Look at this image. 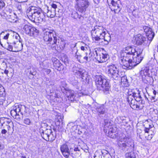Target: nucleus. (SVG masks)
I'll list each match as a JSON object with an SVG mask.
<instances>
[{"label":"nucleus","instance_id":"nucleus-1","mask_svg":"<svg viewBox=\"0 0 158 158\" xmlns=\"http://www.w3.org/2000/svg\"><path fill=\"white\" fill-rule=\"evenodd\" d=\"M143 49L132 47H126L124 52L121 53L120 64L124 69H131L139 64L143 59Z\"/></svg>","mask_w":158,"mask_h":158},{"label":"nucleus","instance_id":"nucleus-2","mask_svg":"<svg viewBox=\"0 0 158 158\" xmlns=\"http://www.w3.org/2000/svg\"><path fill=\"white\" fill-rule=\"evenodd\" d=\"M54 34L56 32L53 30L48 29L44 33L43 37L46 44L53 49H56V46L62 47L63 45H64V42L62 40H57V37L54 35Z\"/></svg>","mask_w":158,"mask_h":158},{"label":"nucleus","instance_id":"nucleus-3","mask_svg":"<svg viewBox=\"0 0 158 158\" xmlns=\"http://www.w3.org/2000/svg\"><path fill=\"white\" fill-rule=\"evenodd\" d=\"M27 15L30 20L35 23H41L45 21L44 13L39 7H29L27 10Z\"/></svg>","mask_w":158,"mask_h":158},{"label":"nucleus","instance_id":"nucleus-4","mask_svg":"<svg viewBox=\"0 0 158 158\" xmlns=\"http://www.w3.org/2000/svg\"><path fill=\"white\" fill-rule=\"evenodd\" d=\"M95 81L98 90H103L105 94L110 93V85L106 79L102 78L101 76H98L96 77Z\"/></svg>","mask_w":158,"mask_h":158},{"label":"nucleus","instance_id":"nucleus-5","mask_svg":"<svg viewBox=\"0 0 158 158\" xmlns=\"http://www.w3.org/2000/svg\"><path fill=\"white\" fill-rule=\"evenodd\" d=\"M106 29L102 26L96 25L91 31V34L93 40L97 42L101 41V38L106 35Z\"/></svg>","mask_w":158,"mask_h":158},{"label":"nucleus","instance_id":"nucleus-6","mask_svg":"<svg viewBox=\"0 0 158 158\" xmlns=\"http://www.w3.org/2000/svg\"><path fill=\"white\" fill-rule=\"evenodd\" d=\"M119 148L124 151H132L133 150L134 144L132 140L127 137L120 139L118 143Z\"/></svg>","mask_w":158,"mask_h":158},{"label":"nucleus","instance_id":"nucleus-7","mask_svg":"<svg viewBox=\"0 0 158 158\" xmlns=\"http://www.w3.org/2000/svg\"><path fill=\"white\" fill-rule=\"evenodd\" d=\"M106 73L108 75L116 81L119 80L121 77V72L114 64L109 65L107 66Z\"/></svg>","mask_w":158,"mask_h":158},{"label":"nucleus","instance_id":"nucleus-8","mask_svg":"<svg viewBox=\"0 0 158 158\" xmlns=\"http://www.w3.org/2000/svg\"><path fill=\"white\" fill-rule=\"evenodd\" d=\"M26 108L24 106L15 104L10 111V114L15 119L17 120L22 119L23 118V111L26 109Z\"/></svg>","mask_w":158,"mask_h":158},{"label":"nucleus","instance_id":"nucleus-9","mask_svg":"<svg viewBox=\"0 0 158 158\" xmlns=\"http://www.w3.org/2000/svg\"><path fill=\"white\" fill-rule=\"evenodd\" d=\"M72 70L77 77L81 78V81L85 83L87 81L88 73L85 69L75 66Z\"/></svg>","mask_w":158,"mask_h":158},{"label":"nucleus","instance_id":"nucleus-10","mask_svg":"<svg viewBox=\"0 0 158 158\" xmlns=\"http://www.w3.org/2000/svg\"><path fill=\"white\" fill-rule=\"evenodd\" d=\"M76 10L79 12L85 13L89 5L88 0H75Z\"/></svg>","mask_w":158,"mask_h":158},{"label":"nucleus","instance_id":"nucleus-11","mask_svg":"<svg viewBox=\"0 0 158 158\" xmlns=\"http://www.w3.org/2000/svg\"><path fill=\"white\" fill-rule=\"evenodd\" d=\"M66 84L65 81H61L60 84V87H62L61 88L62 92L64 93H66V95L71 101H73L76 97V94H75V92L73 90H66Z\"/></svg>","mask_w":158,"mask_h":158},{"label":"nucleus","instance_id":"nucleus-12","mask_svg":"<svg viewBox=\"0 0 158 158\" xmlns=\"http://www.w3.org/2000/svg\"><path fill=\"white\" fill-rule=\"evenodd\" d=\"M23 31L30 36H36L39 33V31L34 27L30 25H25L23 27Z\"/></svg>","mask_w":158,"mask_h":158},{"label":"nucleus","instance_id":"nucleus-13","mask_svg":"<svg viewBox=\"0 0 158 158\" xmlns=\"http://www.w3.org/2000/svg\"><path fill=\"white\" fill-rule=\"evenodd\" d=\"M139 74L142 77H153L156 74V73L155 72V70L154 69H152L151 70H149L147 67H145L142 68L141 70L139 72Z\"/></svg>","mask_w":158,"mask_h":158},{"label":"nucleus","instance_id":"nucleus-14","mask_svg":"<svg viewBox=\"0 0 158 158\" xmlns=\"http://www.w3.org/2000/svg\"><path fill=\"white\" fill-rule=\"evenodd\" d=\"M95 110L100 117L106 118L108 117L106 114V109L103 105H99L96 107Z\"/></svg>","mask_w":158,"mask_h":158},{"label":"nucleus","instance_id":"nucleus-15","mask_svg":"<svg viewBox=\"0 0 158 158\" xmlns=\"http://www.w3.org/2000/svg\"><path fill=\"white\" fill-rule=\"evenodd\" d=\"M143 29L146 33V36H147L148 40L149 41V44L148 45V46L153 38L155 34L152 31V28L149 27L144 26L143 27Z\"/></svg>","mask_w":158,"mask_h":158},{"label":"nucleus","instance_id":"nucleus-16","mask_svg":"<svg viewBox=\"0 0 158 158\" xmlns=\"http://www.w3.org/2000/svg\"><path fill=\"white\" fill-rule=\"evenodd\" d=\"M96 55V58L99 63H103L107 60L109 56L106 54H103L101 52L98 53L97 50L95 51Z\"/></svg>","mask_w":158,"mask_h":158},{"label":"nucleus","instance_id":"nucleus-17","mask_svg":"<svg viewBox=\"0 0 158 158\" xmlns=\"http://www.w3.org/2000/svg\"><path fill=\"white\" fill-rule=\"evenodd\" d=\"M52 60L55 69L59 71H61L64 69V67L63 65L56 58L53 57Z\"/></svg>","mask_w":158,"mask_h":158},{"label":"nucleus","instance_id":"nucleus-18","mask_svg":"<svg viewBox=\"0 0 158 158\" xmlns=\"http://www.w3.org/2000/svg\"><path fill=\"white\" fill-rule=\"evenodd\" d=\"M60 149L62 154L65 157L68 158L70 155V151L68 146L66 144H63L61 145Z\"/></svg>","mask_w":158,"mask_h":158},{"label":"nucleus","instance_id":"nucleus-19","mask_svg":"<svg viewBox=\"0 0 158 158\" xmlns=\"http://www.w3.org/2000/svg\"><path fill=\"white\" fill-rule=\"evenodd\" d=\"M127 101L130 105L131 107L133 109L138 110L139 109V106L135 104V100L131 98V96L127 98Z\"/></svg>","mask_w":158,"mask_h":158},{"label":"nucleus","instance_id":"nucleus-20","mask_svg":"<svg viewBox=\"0 0 158 158\" xmlns=\"http://www.w3.org/2000/svg\"><path fill=\"white\" fill-rule=\"evenodd\" d=\"M119 3L120 2L118 0V1L114 0L111 4L113 7V8H111V10H114L115 13L116 12L117 10H118V12H119L121 9V5L119 4Z\"/></svg>","mask_w":158,"mask_h":158},{"label":"nucleus","instance_id":"nucleus-21","mask_svg":"<svg viewBox=\"0 0 158 158\" xmlns=\"http://www.w3.org/2000/svg\"><path fill=\"white\" fill-rule=\"evenodd\" d=\"M146 38L141 34H138L136 36L135 40L137 45H142L146 41Z\"/></svg>","mask_w":158,"mask_h":158},{"label":"nucleus","instance_id":"nucleus-22","mask_svg":"<svg viewBox=\"0 0 158 158\" xmlns=\"http://www.w3.org/2000/svg\"><path fill=\"white\" fill-rule=\"evenodd\" d=\"M0 44L2 46L5 48L10 51L14 52V50H13V47L14 46V42H7L4 45L1 42H0Z\"/></svg>","mask_w":158,"mask_h":158},{"label":"nucleus","instance_id":"nucleus-23","mask_svg":"<svg viewBox=\"0 0 158 158\" xmlns=\"http://www.w3.org/2000/svg\"><path fill=\"white\" fill-rule=\"evenodd\" d=\"M41 125L42 127L40 128V131L42 138L46 141L49 140V139H48V136L49 135H48L47 133L44 132L43 129V126L47 127V124L45 123H43L41 124Z\"/></svg>","mask_w":158,"mask_h":158},{"label":"nucleus","instance_id":"nucleus-24","mask_svg":"<svg viewBox=\"0 0 158 158\" xmlns=\"http://www.w3.org/2000/svg\"><path fill=\"white\" fill-rule=\"evenodd\" d=\"M74 57L77 61L81 63H87V58L85 56L83 57L79 53L78 55H75Z\"/></svg>","mask_w":158,"mask_h":158},{"label":"nucleus","instance_id":"nucleus-25","mask_svg":"<svg viewBox=\"0 0 158 158\" xmlns=\"http://www.w3.org/2000/svg\"><path fill=\"white\" fill-rule=\"evenodd\" d=\"M133 99L134 98L136 102H140L142 98L141 97L140 95V93L139 90L137 89L135 90V92H133Z\"/></svg>","mask_w":158,"mask_h":158},{"label":"nucleus","instance_id":"nucleus-26","mask_svg":"<svg viewBox=\"0 0 158 158\" xmlns=\"http://www.w3.org/2000/svg\"><path fill=\"white\" fill-rule=\"evenodd\" d=\"M14 47L16 49V50H14V52H19L22 50L23 45L22 42L20 41L16 42H14Z\"/></svg>","mask_w":158,"mask_h":158},{"label":"nucleus","instance_id":"nucleus-27","mask_svg":"<svg viewBox=\"0 0 158 158\" xmlns=\"http://www.w3.org/2000/svg\"><path fill=\"white\" fill-rule=\"evenodd\" d=\"M153 95L150 96L149 95H148V97L146 95H145V97L147 101H148V98L151 100L152 102H155L157 101V99L156 98V91L154 90L153 91Z\"/></svg>","mask_w":158,"mask_h":158},{"label":"nucleus","instance_id":"nucleus-28","mask_svg":"<svg viewBox=\"0 0 158 158\" xmlns=\"http://www.w3.org/2000/svg\"><path fill=\"white\" fill-rule=\"evenodd\" d=\"M63 116L61 115H57L55 120V123L56 126H59L60 124L63 123Z\"/></svg>","mask_w":158,"mask_h":158},{"label":"nucleus","instance_id":"nucleus-29","mask_svg":"<svg viewBox=\"0 0 158 158\" xmlns=\"http://www.w3.org/2000/svg\"><path fill=\"white\" fill-rule=\"evenodd\" d=\"M85 54L86 56H86V57L87 58V62L91 60L92 57L96 58V56H95L96 54L95 53V51L90 52L89 54L86 52Z\"/></svg>","mask_w":158,"mask_h":158},{"label":"nucleus","instance_id":"nucleus-30","mask_svg":"<svg viewBox=\"0 0 158 158\" xmlns=\"http://www.w3.org/2000/svg\"><path fill=\"white\" fill-rule=\"evenodd\" d=\"M121 84L123 85L125 87H127L129 86V83L128 80L127 79L126 76H122L121 74Z\"/></svg>","mask_w":158,"mask_h":158},{"label":"nucleus","instance_id":"nucleus-31","mask_svg":"<svg viewBox=\"0 0 158 158\" xmlns=\"http://www.w3.org/2000/svg\"><path fill=\"white\" fill-rule=\"evenodd\" d=\"M48 8V7L47 17H49L51 18L55 17L56 15V10L54 9L49 10Z\"/></svg>","mask_w":158,"mask_h":158},{"label":"nucleus","instance_id":"nucleus-32","mask_svg":"<svg viewBox=\"0 0 158 158\" xmlns=\"http://www.w3.org/2000/svg\"><path fill=\"white\" fill-rule=\"evenodd\" d=\"M152 77H149L147 76L146 77H145V76L142 77L144 83L146 84H150L153 80Z\"/></svg>","mask_w":158,"mask_h":158},{"label":"nucleus","instance_id":"nucleus-33","mask_svg":"<svg viewBox=\"0 0 158 158\" xmlns=\"http://www.w3.org/2000/svg\"><path fill=\"white\" fill-rule=\"evenodd\" d=\"M6 94L5 89L2 86L0 88V97L2 98V100L6 99Z\"/></svg>","mask_w":158,"mask_h":158},{"label":"nucleus","instance_id":"nucleus-34","mask_svg":"<svg viewBox=\"0 0 158 158\" xmlns=\"http://www.w3.org/2000/svg\"><path fill=\"white\" fill-rule=\"evenodd\" d=\"M101 41L100 42H102V40H103L104 41L106 42V43L105 44H107L109 43V42L110 40L111 37L110 35H109L108 36V37L107 38H106V37L105 36V35L103 36H102L101 38Z\"/></svg>","mask_w":158,"mask_h":158},{"label":"nucleus","instance_id":"nucleus-35","mask_svg":"<svg viewBox=\"0 0 158 158\" xmlns=\"http://www.w3.org/2000/svg\"><path fill=\"white\" fill-rule=\"evenodd\" d=\"M70 155L74 158H78L79 156V152H73V148H70Z\"/></svg>","mask_w":158,"mask_h":158},{"label":"nucleus","instance_id":"nucleus-36","mask_svg":"<svg viewBox=\"0 0 158 158\" xmlns=\"http://www.w3.org/2000/svg\"><path fill=\"white\" fill-rule=\"evenodd\" d=\"M125 156L126 158H136L135 154L133 152L126 153Z\"/></svg>","mask_w":158,"mask_h":158},{"label":"nucleus","instance_id":"nucleus-37","mask_svg":"<svg viewBox=\"0 0 158 158\" xmlns=\"http://www.w3.org/2000/svg\"><path fill=\"white\" fill-rule=\"evenodd\" d=\"M58 92L59 91L58 90H56V91L55 90H52V91L51 90V93L52 94L50 95H52L56 98H58L60 96V94H58Z\"/></svg>","mask_w":158,"mask_h":158},{"label":"nucleus","instance_id":"nucleus-38","mask_svg":"<svg viewBox=\"0 0 158 158\" xmlns=\"http://www.w3.org/2000/svg\"><path fill=\"white\" fill-rule=\"evenodd\" d=\"M76 44L77 43H76L75 44H74L73 45V47L72 48V54H75V55H78L79 53L78 52V50L76 47Z\"/></svg>","mask_w":158,"mask_h":158},{"label":"nucleus","instance_id":"nucleus-39","mask_svg":"<svg viewBox=\"0 0 158 158\" xmlns=\"http://www.w3.org/2000/svg\"><path fill=\"white\" fill-rule=\"evenodd\" d=\"M77 18L79 19L78 21L81 24H85L84 17L83 16L79 15Z\"/></svg>","mask_w":158,"mask_h":158},{"label":"nucleus","instance_id":"nucleus-40","mask_svg":"<svg viewBox=\"0 0 158 158\" xmlns=\"http://www.w3.org/2000/svg\"><path fill=\"white\" fill-rule=\"evenodd\" d=\"M123 117H118L115 119V121L118 123H120L123 122V120H124Z\"/></svg>","mask_w":158,"mask_h":158},{"label":"nucleus","instance_id":"nucleus-41","mask_svg":"<svg viewBox=\"0 0 158 158\" xmlns=\"http://www.w3.org/2000/svg\"><path fill=\"white\" fill-rule=\"evenodd\" d=\"M48 139L49 140H47V141H52L55 139V137L54 136L52 133L50 134L48 136Z\"/></svg>","mask_w":158,"mask_h":158},{"label":"nucleus","instance_id":"nucleus-42","mask_svg":"<svg viewBox=\"0 0 158 158\" xmlns=\"http://www.w3.org/2000/svg\"><path fill=\"white\" fill-rule=\"evenodd\" d=\"M83 45H82L81 47V50L83 51H86L89 48V47L86 44L83 43Z\"/></svg>","mask_w":158,"mask_h":158},{"label":"nucleus","instance_id":"nucleus-43","mask_svg":"<svg viewBox=\"0 0 158 158\" xmlns=\"http://www.w3.org/2000/svg\"><path fill=\"white\" fill-rule=\"evenodd\" d=\"M79 15L76 11H73L72 14V17L74 19H77Z\"/></svg>","mask_w":158,"mask_h":158},{"label":"nucleus","instance_id":"nucleus-44","mask_svg":"<svg viewBox=\"0 0 158 158\" xmlns=\"http://www.w3.org/2000/svg\"><path fill=\"white\" fill-rule=\"evenodd\" d=\"M72 78L73 79H72V78L70 79L72 84L74 85H77L79 83L78 81L74 79V77H72Z\"/></svg>","mask_w":158,"mask_h":158},{"label":"nucleus","instance_id":"nucleus-45","mask_svg":"<svg viewBox=\"0 0 158 158\" xmlns=\"http://www.w3.org/2000/svg\"><path fill=\"white\" fill-rule=\"evenodd\" d=\"M135 90L134 89L133 90H132L131 89H129L128 92V95L127 98H128L129 97H130L131 96V98H133V94H132V93H133V92H135Z\"/></svg>","mask_w":158,"mask_h":158},{"label":"nucleus","instance_id":"nucleus-46","mask_svg":"<svg viewBox=\"0 0 158 158\" xmlns=\"http://www.w3.org/2000/svg\"><path fill=\"white\" fill-rule=\"evenodd\" d=\"M44 132L47 133L48 135H49L50 134L52 133L51 129L50 128H46L45 130L43 129Z\"/></svg>","mask_w":158,"mask_h":158},{"label":"nucleus","instance_id":"nucleus-47","mask_svg":"<svg viewBox=\"0 0 158 158\" xmlns=\"http://www.w3.org/2000/svg\"><path fill=\"white\" fill-rule=\"evenodd\" d=\"M104 123L105 124L104 126V128H106L107 127L109 128V127L110 126V123L108 122L107 120H105Z\"/></svg>","mask_w":158,"mask_h":158},{"label":"nucleus","instance_id":"nucleus-48","mask_svg":"<svg viewBox=\"0 0 158 158\" xmlns=\"http://www.w3.org/2000/svg\"><path fill=\"white\" fill-rule=\"evenodd\" d=\"M23 123L26 125H29L30 124L31 122L29 119L27 118L24 120Z\"/></svg>","mask_w":158,"mask_h":158},{"label":"nucleus","instance_id":"nucleus-49","mask_svg":"<svg viewBox=\"0 0 158 158\" xmlns=\"http://www.w3.org/2000/svg\"><path fill=\"white\" fill-rule=\"evenodd\" d=\"M111 132H108V136L112 138H114L116 137L115 133H111Z\"/></svg>","mask_w":158,"mask_h":158},{"label":"nucleus","instance_id":"nucleus-50","mask_svg":"<svg viewBox=\"0 0 158 158\" xmlns=\"http://www.w3.org/2000/svg\"><path fill=\"white\" fill-rule=\"evenodd\" d=\"M5 4L3 0H0V9H2L5 6Z\"/></svg>","mask_w":158,"mask_h":158},{"label":"nucleus","instance_id":"nucleus-51","mask_svg":"<svg viewBox=\"0 0 158 158\" xmlns=\"http://www.w3.org/2000/svg\"><path fill=\"white\" fill-rule=\"evenodd\" d=\"M16 6L17 9L21 12L22 11V8L21 6V5L20 3H18L16 5Z\"/></svg>","mask_w":158,"mask_h":158},{"label":"nucleus","instance_id":"nucleus-52","mask_svg":"<svg viewBox=\"0 0 158 158\" xmlns=\"http://www.w3.org/2000/svg\"><path fill=\"white\" fill-rule=\"evenodd\" d=\"M44 71L47 74H49L51 72V70L49 69H43Z\"/></svg>","mask_w":158,"mask_h":158},{"label":"nucleus","instance_id":"nucleus-53","mask_svg":"<svg viewBox=\"0 0 158 158\" xmlns=\"http://www.w3.org/2000/svg\"><path fill=\"white\" fill-rule=\"evenodd\" d=\"M51 9H54L56 10V9L57 7V6L55 4L53 3L51 5Z\"/></svg>","mask_w":158,"mask_h":158},{"label":"nucleus","instance_id":"nucleus-54","mask_svg":"<svg viewBox=\"0 0 158 158\" xmlns=\"http://www.w3.org/2000/svg\"><path fill=\"white\" fill-rule=\"evenodd\" d=\"M73 152H79L80 150L79 148L77 147H74V149H73Z\"/></svg>","mask_w":158,"mask_h":158},{"label":"nucleus","instance_id":"nucleus-55","mask_svg":"<svg viewBox=\"0 0 158 158\" xmlns=\"http://www.w3.org/2000/svg\"><path fill=\"white\" fill-rule=\"evenodd\" d=\"M12 10L10 8H8L7 10V12L9 13L10 14H13L14 13H12Z\"/></svg>","mask_w":158,"mask_h":158},{"label":"nucleus","instance_id":"nucleus-56","mask_svg":"<svg viewBox=\"0 0 158 158\" xmlns=\"http://www.w3.org/2000/svg\"><path fill=\"white\" fill-rule=\"evenodd\" d=\"M10 34L9 33H8L6 34V35L4 36L3 39L5 40H7L9 37Z\"/></svg>","mask_w":158,"mask_h":158},{"label":"nucleus","instance_id":"nucleus-57","mask_svg":"<svg viewBox=\"0 0 158 158\" xmlns=\"http://www.w3.org/2000/svg\"><path fill=\"white\" fill-rule=\"evenodd\" d=\"M7 132V131L5 129L2 130L1 131V133L3 134H5Z\"/></svg>","mask_w":158,"mask_h":158},{"label":"nucleus","instance_id":"nucleus-58","mask_svg":"<svg viewBox=\"0 0 158 158\" xmlns=\"http://www.w3.org/2000/svg\"><path fill=\"white\" fill-rule=\"evenodd\" d=\"M111 132V133H115V131L114 130H113V129L111 128V127L110 128V129H109V131L108 132Z\"/></svg>","mask_w":158,"mask_h":158},{"label":"nucleus","instance_id":"nucleus-59","mask_svg":"<svg viewBox=\"0 0 158 158\" xmlns=\"http://www.w3.org/2000/svg\"><path fill=\"white\" fill-rule=\"evenodd\" d=\"M2 98L0 97V105H2L3 104V102L5 101V100H2L1 99Z\"/></svg>","mask_w":158,"mask_h":158},{"label":"nucleus","instance_id":"nucleus-60","mask_svg":"<svg viewBox=\"0 0 158 158\" xmlns=\"http://www.w3.org/2000/svg\"><path fill=\"white\" fill-rule=\"evenodd\" d=\"M149 129L148 127H146L145 129V131L146 133H148Z\"/></svg>","mask_w":158,"mask_h":158},{"label":"nucleus","instance_id":"nucleus-61","mask_svg":"<svg viewBox=\"0 0 158 158\" xmlns=\"http://www.w3.org/2000/svg\"><path fill=\"white\" fill-rule=\"evenodd\" d=\"M4 145L1 143V142H0V149H2L4 148Z\"/></svg>","mask_w":158,"mask_h":158},{"label":"nucleus","instance_id":"nucleus-62","mask_svg":"<svg viewBox=\"0 0 158 158\" xmlns=\"http://www.w3.org/2000/svg\"><path fill=\"white\" fill-rule=\"evenodd\" d=\"M8 73H9V71H8V70H7L6 69H5L4 70V73L5 74H6L7 75V74H8Z\"/></svg>","mask_w":158,"mask_h":158},{"label":"nucleus","instance_id":"nucleus-63","mask_svg":"<svg viewBox=\"0 0 158 158\" xmlns=\"http://www.w3.org/2000/svg\"><path fill=\"white\" fill-rule=\"evenodd\" d=\"M6 127H7V128L8 129V131L10 130V129H11V127L9 125H6Z\"/></svg>","mask_w":158,"mask_h":158},{"label":"nucleus","instance_id":"nucleus-64","mask_svg":"<svg viewBox=\"0 0 158 158\" xmlns=\"http://www.w3.org/2000/svg\"><path fill=\"white\" fill-rule=\"evenodd\" d=\"M140 101H141V102H140L142 104H144V103H145V102L143 100H142L141 99V100H140Z\"/></svg>","mask_w":158,"mask_h":158}]
</instances>
